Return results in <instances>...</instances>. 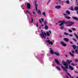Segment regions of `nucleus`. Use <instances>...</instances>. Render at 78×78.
<instances>
[{
	"label": "nucleus",
	"mask_w": 78,
	"mask_h": 78,
	"mask_svg": "<svg viewBox=\"0 0 78 78\" xmlns=\"http://www.w3.org/2000/svg\"><path fill=\"white\" fill-rule=\"evenodd\" d=\"M66 62H66H64V60H62V63L63 64L64 66H65V68L66 69H69V66L68 65V64L69 65L70 63H71V62H72V60H67L66 61Z\"/></svg>",
	"instance_id": "f257e3e1"
},
{
	"label": "nucleus",
	"mask_w": 78,
	"mask_h": 78,
	"mask_svg": "<svg viewBox=\"0 0 78 78\" xmlns=\"http://www.w3.org/2000/svg\"><path fill=\"white\" fill-rule=\"evenodd\" d=\"M50 50H51L50 51V52L52 55H53V54H55L56 55H57V56H60V54H59L58 53L54 52V51H53L52 50V48H50Z\"/></svg>",
	"instance_id": "f03ea898"
},
{
	"label": "nucleus",
	"mask_w": 78,
	"mask_h": 78,
	"mask_svg": "<svg viewBox=\"0 0 78 78\" xmlns=\"http://www.w3.org/2000/svg\"><path fill=\"white\" fill-rule=\"evenodd\" d=\"M41 31L42 33V34H40L41 37H43V38L45 39V35H44V32H43V30H41Z\"/></svg>",
	"instance_id": "7ed1b4c3"
},
{
	"label": "nucleus",
	"mask_w": 78,
	"mask_h": 78,
	"mask_svg": "<svg viewBox=\"0 0 78 78\" xmlns=\"http://www.w3.org/2000/svg\"><path fill=\"white\" fill-rule=\"evenodd\" d=\"M47 43H48L49 44V45L51 44V45L53 44V42L52 41H50V40H48L46 41Z\"/></svg>",
	"instance_id": "20e7f679"
},
{
	"label": "nucleus",
	"mask_w": 78,
	"mask_h": 78,
	"mask_svg": "<svg viewBox=\"0 0 78 78\" xmlns=\"http://www.w3.org/2000/svg\"><path fill=\"white\" fill-rule=\"evenodd\" d=\"M36 2H37V1H35L34 3L35 6V9H36V11H37V6H38V5L36 3Z\"/></svg>",
	"instance_id": "39448f33"
},
{
	"label": "nucleus",
	"mask_w": 78,
	"mask_h": 78,
	"mask_svg": "<svg viewBox=\"0 0 78 78\" xmlns=\"http://www.w3.org/2000/svg\"><path fill=\"white\" fill-rule=\"evenodd\" d=\"M27 9H31V4L29 3H27Z\"/></svg>",
	"instance_id": "423d86ee"
},
{
	"label": "nucleus",
	"mask_w": 78,
	"mask_h": 78,
	"mask_svg": "<svg viewBox=\"0 0 78 78\" xmlns=\"http://www.w3.org/2000/svg\"><path fill=\"white\" fill-rule=\"evenodd\" d=\"M60 44L62 45V46L63 47H66V46H67V44L64 43V42L63 41H61L60 42Z\"/></svg>",
	"instance_id": "0eeeda50"
},
{
	"label": "nucleus",
	"mask_w": 78,
	"mask_h": 78,
	"mask_svg": "<svg viewBox=\"0 0 78 78\" xmlns=\"http://www.w3.org/2000/svg\"><path fill=\"white\" fill-rule=\"evenodd\" d=\"M65 21L64 20H62V21L61 22V23L59 25V26H61V25H62L64 24H65Z\"/></svg>",
	"instance_id": "6e6552de"
},
{
	"label": "nucleus",
	"mask_w": 78,
	"mask_h": 78,
	"mask_svg": "<svg viewBox=\"0 0 78 78\" xmlns=\"http://www.w3.org/2000/svg\"><path fill=\"white\" fill-rule=\"evenodd\" d=\"M63 40L64 41L66 42H69V39L67 38H64L63 39Z\"/></svg>",
	"instance_id": "1a4fd4ad"
},
{
	"label": "nucleus",
	"mask_w": 78,
	"mask_h": 78,
	"mask_svg": "<svg viewBox=\"0 0 78 78\" xmlns=\"http://www.w3.org/2000/svg\"><path fill=\"white\" fill-rule=\"evenodd\" d=\"M73 22H70L69 21H65V24L67 25V24H69V23H72Z\"/></svg>",
	"instance_id": "9d476101"
},
{
	"label": "nucleus",
	"mask_w": 78,
	"mask_h": 78,
	"mask_svg": "<svg viewBox=\"0 0 78 78\" xmlns=\"http://www.w3.org/2000/svg\"><path fill=\"white\" fill-rule=\"evenodd\" d=\"M74 24V23L73 22H72V23H69V24L66 25V26H72V25H73Z\"/></svg>",
	"instance_id": "9b49d317"
},
{
	"label": "nucleus",
	"mask_w": 78,
	"mask_h": 78,
	"mask_svg": "<svg viewBox=\"0 0 78 78\" xmlns=\"http://www.w3.org/2000/svg\"><path fill=\"white\" fill-rule=\"evenodd\" d=\"M71 47L73 48L74 50H75V49L76 48V46L75 45H72Z\"/></svg>",
	"instance_id": "f8f14e48"
},
{
	"label": "nucleus",
	"mask_w": 78,
	"mask_h": 78,
	"mask_svg": "<svg viewBox=\"0 0 78 78\" xmlns=\"http://www.w3.org/2000/svg\"><path fill=\"white\" fill-rule=\"evenodd\" d=\"M61 7V6L60 5H57L55 6V8L56 9H60Z\"/></svg>",
	"instance_id": "ddd939ff"
},
{
	"label": "nucleus",
	"mask_w": 78,
	"mask_h": 78,
	"mask_svg": "<svg viewBox=\"0 0 78 78\" xmlns=\"http://www.w3.org/2000/svg\"><path fill=\"white\" fill-rule=\"evenodd\" d=\"M55 61L57 64H59V62L57 59H55Z\"/></svg>",
	"instance_id": "4468645a"
},
{
	"label": "nucleus",
	"mask_w": 78,
	"mask_h": 78,
	"mask_svg": "<svg viewBox=\"0 0 78 78\" xmlns=\"http://www.w3.org/2000/svg\"><path fill=\"white\" fill-rule=\"evenodd\" d=\"M69 53L71 57H74L75 56L73 54H72V53H71V52H69Z\"/></svg>",
	"instance_id": "2eb2a0df"
},
{
	"label": "nucleus",
	"mask_w": 78,
	"mask_h": 78,
	"mask_svg": "<svg viewBox=\"0 0 78 78\" xmlns=\"http://www.w3.org/2000/svg\"><path fill=\"white\" fill-rule=\"evenodd\" d=\"M72 18L74 19V20H77L78 21V18L77 17H75L74 16H72Z\"/></svg>",
	"instance_id": "dca6fc26"
},
{
	"label": "nucleus",
	"mask_w": 78,
	"mask_h": 78,
	"mask_svg": "<svg viewBox=\"0 0 78 78\" xmlns=\"http://www.w3.org/2000/svg\"><path fill=\"white\" fill-rule=\"evenodd\" d=\"M69 69H71V70H74V69H73V68L72 67V66L70 65L69 66Z\"/></svg>",
	"instance_id": "f3484780"
},
{
	"label": "nucleus",
	"mask_w": 78,
	"mask_h": 78,
	"mask_svg": "<svg viewBox=\"0 0 78 78\" xmlns=\"http://www.w3.org/2000/svg\"><path fill=\"white\" fill-rule=\"evenodd\" d=\"M74 10L75 11H78V7L76 6L74 8Z\"/></svg>",
	"instance_id": "a211bd4d"
},
{
	"label": "nucleus",
	"mask_w": 78,
	"mask_h": 78,
	"mask_svg": "<svg viewBox=\"0 0 78 78\" xmlns=\"http://www.w3.org/2000/svg\"><path fill=\"white\" fill-rule=\"evenodd\" d=\"M38 14H39L40 15L41 14V12L40 10H38L37 11Z\"/></svg>",
	"instance_id": "6ab92c4d"
},
{
	"label": "nucleus",
	"mask_w": 78,
	"mask_h": 78,
	"mask_svg": "<svg viewBox=\"0 0 78 78\" xmlns=\"http://www.w3.org/2000/svg\"><path fill=\"white\" fill-rule=\"evenodd\" d=\"M66 12V14H68L69 15V14H70V11H67Z\"/></svg>",
	"instance_id": "aec40b11"
},
{
	"label": "nucleus",
	"mask_w": 78,
	"mask_h": 78,
	"mask_svg": "<svg viewBox=\"0 0 78 78\" xmlns=\"http://www.w3.org/2000/svg\"><path fill=\"white\" fill-rule=\"evenodd\" d=\"M70 9L72 10V11H74V9H73V6H71L70 7Z\"/></svg>",
	"instance_id": "412c9836"
},
{
	"label": "nucleus",
	"mask_w": 78,
	"mask_h": 78,
	"mask_svg": "<svg viewBox=\"0 0 78 78\" xmlns=\"http://www.w3.org/2000/svg\"><path fill=\"white\" fill-rule=\"evenodd\" d=\"M65 18L67 19H70V16H65Z\"/></svg>",
	"instance_id": "4be33fe9"
},
{
	"label": "nucleus",
	"mask_w": 78,
	"mask_h": 78,
	"mask_svg": "<svg viewBox=\"0 0 78 78\" xmlns=\"http://www.w3.org/2000/svg\"><path fill=\"white\" fill-rule=\"evenodd\" d=\"M66 3H67V4H69L70 2L69 1V0H67L66 1Z\"/></svg>",
	"instance_id": "5701e85b"
},
{
	"label": "nucleus",
	"mask_w": 78,
	"mask_h": 78,
	"mask_svg": "<svg viewBox=\"0 0 78 78\" xmlns=\"http://www.w3.org/2000/svg\"><path fill=\"white\" fill-rule=\"evenodd\" d=\"M46 34L47 36H50V33H49V32H48V31L47 32Z\"/></svg>",
	"instance_id": "b1692460"
},
{
	"label": "nucleus",
	"mask_w": 78,
	"mask_h": 78,
	"mask_svg": "<svg viewBox=\"0 0 78 78\" xmlns=\"http://www.w3.org/2000/svg\"><path fill=\"white\" fill-rule=\"evenodd\" d=\"M64 34H65V35H66V36H68V35H69V33L65 32L64 33Z\"/></svg>",
	"instance_id": "393cba45"
},
{
	"label": "nucleus",
	"mask_w": 78,
	"mask_h": 78,
	"mask_svg": "<svg viewBox=\"0 0 78 78\" xmlns=\"http://www.w3.org/2000/svg\"><path fill=\"white\" fill-rule=\"evenodd\" d=\"M72 31H76V29L75 28H72Z\"/></svg>",
	"instance_id": "a878e982"
},
{
	"label": "nucleus",
	"mask_w": 78,
	"mask_h": 78,
	"mask_svg": "<svg viewBox=\"0 0 78 78\" xmlns=\"http://www.w3.org/2000/svg\"><path fill=\"white\" fill-rule=\"evenodd\" d=\"M45 30H48V27L47 25H46L45 27Z\"/></svg>",
	"instance_id": "bb28decb"
},
{
	"label": "nucleus",
	"mask_w": 78,
	"mask_h": 78,
	"mask_svg": "<svg viewBox=\"0 0 78 78\" xmlns=\"http://www.w3.org/2000/svg\"><path fill=\"white\" fill-rule=\"evenodd\" d=\"M26 12H27V13H29V14H30V15L31 16H32V15H31V13H30V12H29L28 10H27L26 11Z\"/></svg>",
	"instance_id": "cd10ccee"
},
{
	"label": "nucleus",
	"mask_w": 78,
	"mask_h": 78,
	"mask_svg": "<svg viewBox=\"0 0 78 78\" xmlns=\"http://www.w3.org/2000/svg\"><path fill=\"white\" fill-rule=\"evenodd\" d=\"M56 69H58V70H61V69H60V68H59V67L56 66Z\"/></svg>",
	"instance_id": "c85d7f7f"
},
{
	"label": "nucleus",
	"mask_w": 78,
	"mask_h": 78,
	"mask_svg": "<svg viewBox=\"0 0 78 78\" xmlns=\"http://www.w3.org/2000/svg\"><path fill=\"white\" fill-rule=\"evenodd\" d=\"M64 26H61L60 27V28L61 30H63V29H64Z\"/></svg>",
	"instance_id": "c756f323"
},
{
	"label": "nucleus",
	"mask_w": 78,
	"mask_h": 78,
	"mask_svg": "<svg viewBox=\"0 0 78 78\" xmlns=\"http://www.w3.org/2000/svg\"><path fill=\"white\" fill-rule=\"evenodd\" d=\"M47 21L45 20L44 21V25H47Z\"/></svg>",
	"instance_id": "7c9ffc66"
},
{
	"label": "nucleus",
	"mask_w": 78,
	"mask_h": 78,
	"mask_svg": "<svg viewBox=\"0 0 78 78\" xmlns=\"http://www.w3.org/2000/svg\"><path fill=\"white\" fill-rule=\"evenodd\" d=\"M31 22H32V23H33V17H31Z\"/></svg>",
	"instance_id": "2f4dec72"
},
{
	"label": "nucleus",
	"mask_w": 78,
	"mask_h": 78,
	"mask_svg": "<svg viewBox=\"0 0 78 78\" xmlns=\"http://www.w3.org/2000/svg\"><path fill=\"white\" fill-rule=\"evenodd\" d=\"M75 62H78V59H75Z\"/></svg>",
	"instance_id": "473e14b6"
},
{
	"label": "nucleus",
	"mask_w": 78,
	"mask_h": 78,
	"mask_svg": "<svg viewBox=\"0 0 78 78\" xmlns=\"http://www.w3.org/2000/svg\"><path fill=\"white\" fill-rule=\"evenodd\" d=\"M42 15H43V16H45V12H43Z\"/></svg>",
	"instance_id": "72a5a7b5"
},
{
	"label": "nucleus",
	"mask_w": 78,
	"mask_h": 78,
	"mask_svg": "<svg viewBox=\"0 0 78 78\" xmlns=\"http://www.w3.org/2000/svg\"><path fill=\"white\" fill-rule=\"evenodd\" d=\"M74 72L75 73L78 74V71H75Z\"/></svg>",
	"instance_id": "f704fd0d"
},
{
	"label": "nucleus",
	"mask_w": 78,
	"mask_h": 78,
	"mask_svg": "<svg viewBox=\"0 0 78 78\" xmlns=\"http://www.w3.org/2000/svg\"><path fill=\"white\" fill-rule=\"evenodd\" d=\"M75 36H76V37L77 39H78V36L77 35H76V34H75Z\"/></svg>",
	"instance_id": "c9c22d12"
},
{
	"label": "nucleus",
	"mask_w": 78,
	"mask_h": 78,
	"mask_svg": "<svg viewBox=\"0 0 78 78\" xmlns=\"http://www.w3.org/2000/svg\"><path fill=\"white\" fill-rule=\"evenodd\" d=\"M68 31H69V32H70V33H72V30H70V29H69V30H68Z\"/></svg>",
	"instance_id": "e433bc0d"
},
{
	"label": "nucleus",
	"mask_w": 78,
	"mask_h": 78,
	"mask_svg": "<svg viewBox=\"0 0 78 78\" xmlns=\"http://www.w3.org/2000/svg\"><path fill=\"white\" fill-rule=\"evenodd\" d=\"M76 52V53L77 54H78V50L76 49L75 51Z\"/></svg>",
	"instance_id": "4c0bfd02"
},
{
	"label": "nucleus",
	"mask_w": 78,
	"mask_h": 78,
	"mask_svg": "<svg viewBox=\"0 0 78 78\" xmlns=\"http://www.w3.org/2000/svg\"><path fill=\"white\" fill-rule=\"evenodd\" d=\"M39 21L40 23H42V21H41V20L40 19L39 20Z\"/></svg>",
	"instance_id": "58836bf2"
},
{
	"label": "nucleus",
	"mask_w": 78,
	"mask_h": 78,
	"mask_svg": "<svg viewBox=\"0 0 78 78\" xmlns=\"http://www.w3.org/2000/svg\"><path fill=\"white\" fill-rule=\"evenodd\" d=\"M48 31L50 34H51V30H49Z\"/></svg>",
	"instance_id": "ea45409f"
},
{
	"label": "nucleus",
	"mask_w": 78,
	"mask_h": 78,
	"mask_svg": "<svg viewBox=\"0 0 78 78\" xmlns=\"http://www.w3.org/2000/svg\"><path fill=\"white\" fill-rule=\"evenodd\" d=\"M41 20L42 22H44V19L41 18Z\"/></svg>",
	"instance_id": "a19ab883"
},
{
	"label": "nucleus",
	"mask_w": 78,
	"mask_h": 78,
	"mask_svg": "<svg viewBox=\"0 0 78 78\" xmlns=\"http://www.w3.org/2000/svg\"><path fill=\"white\" fill-rule=\"evenodd\" d=\"M72 53H73V54H74V53H75V52H74V51H73V50H72Z\"/></svg>",
	"instance_id": "79ce46f5"
},
{
	"label": "nucleus",
	"mask_w": 78,
	"mask_h": 78,
	"mask_svg": "<svg viewBox=\"0 0 78 78\" xmlns=\"http://www.w3.org/2000/svg\"><path fill=\"white\" fill-rule=\"evenodd\" d=\"M73 40L74 41H75V42H77L76 40L75 39H73Z\"/></svg>",
	"instance_id": "37998d69"
},
{
	"label": "nucleus",
	"mask_w": 78,
	"mask_h": 78,
	"mask_svg": "<svg viewBox=\"0 0 78 78\" xmlns=\"http://www.w3.org/2000/svg\"><path fill=\"white\" fill-rule=\"evenodd\" d=\"M71 65H72L73 66H75V64L72 63H71Z\"/></svg>",
	"instance_id": "c03bdc74"
},
{
	"label": "nucleus",
	"mask_w": 78,
	"mask_h": 78,
	"mask_svg": "<svg viewBox=\"0 0 78 78\" xmlns=\"http://www.w3.org/2000/svg\"><path fill=\"white\" fill-rule=\"evenodd\" d=\"M63 15H64V16H68V15L66 14H63Z\"/></svg>",
	"instance_id": "a18cd8bd"
},
{
	"label": "nucleus",
	"mask_w": 78,
	"mask_h": 78,
	"mask_svg": "<svg viewBox=\"0 0 78 78\" xmlns=\"http://www.w3.org/2000/svg\"><path fill=\"white\" fill-rule=\"evenodd\" d=\"M69 36H71V37L73 36V35L72 34H69Z\"/></svg>",
	"instance_id": "49530a36"
},
{
	"label": "nucleus",
	"mask_w": 78,
	"mask_h": 78,
	"mask_svg": "<svg viewBox=\"0 0 78 78\" xmlns=\"http://www.w3.org/2000/svg\"><path fill=\"white\" fill-rule=\"evenodd\" d=\"M44 25H43V24H42V25H41L40 26V27H44Z\"/></svg>",
	"instance_id": "de8ad7c7"
},
{
	"label": "nucleus",
	"mask_w": 78,
	"mask_h": 78,
	"mask_svg": "<svg viewBox=\"0 0 78 78\" xmlns=\"http://www.w3.org/2000/svg\"><path fill=\"white\" fill-rule=\"evenodd\" d=\"M36 25H37V27H38V24L37 23Z\"/></svg>",
	"instance_id": "09e8293b"
},
{
	"label": "nucleus",
	"mask_w": 78,
	"mask_h": 78,
	"mask_svg": "<svg viewBox=\"0 0 78 78\" xmlns=\"http://www.w3.org/2000/svg\"><path fill=\"white\" fill-rule=\"evenodd\" d=\"M70 44H73V43L72 41H71L70 42Z\"/></svg>",
	"instance_id": "8fccbe9b"
},
{
	"label": "nucleus",
	"mask_w": 78,
	"mask_h": 78,
	"mask_svg": "<svg viewBox=\"0 0 78 78\" xmlns=\"http://www.w3.org/2000/svg\"><path fill=\"white\" fill-rule=\"evenodd\" d=\"M61 22H62V21H59L58 22V23H61Z\"/></svg>",
	"instance_id": "3c124183"
},
{
	"label": "nucleus",
	"mask_w": 78,
	"mask_h": 78,
	"mask_svg": "<svg viewBox=\"0 0 78 78\" xmlns=\"http://www.w3.org/2000/svg\"><path fill=\"white\" fill-rule=\"evenodd\" d=\"M44 35H46V33L44 32Z\"/></svg>",
	"instance_id": "603ef678"
},
{
	"label": "nucleus",
	"mask_w": 78,
	"mask_h": 78,
	"mask_svg": "<svg viewBox=\"0 0 78 78\" xmlns=\"http://www.w3.org/2000/svg\"><path fill=\"white\" fill-rule=\"evenodd\" d=\"M49 2H49V1H48V2L47 3V5H48V3H49Z\"/></svg>",
	"instance_id": "864d4df0"
},
{
	"label": "nucleus",
	"mask_w": 78,
	"mask_h": 78,
	"mask_svg": "<svg viewBox=\"0 0 78 78\" xmlns=\"http://www.w3.org/2000/svg\"><path fill=\"white\" fill-rule=\"evenodd\" d=\"M47 39L48 40V39H49V38L48 37L47 38Z\"/></svg>",
	"instance_id": "5fc2aeb1"
},
{
	"label": "nucleus",
	"mask_w": 78,
	"mask_h": 78,
	"mask_svg": "<svg viewBox=\"0 0 78 78\" xmlns=\"http://www.w3.org/2000/svg\"><path fill=\"white\" fill-rule=\"evenodd\" d=\"M33 14H35V13L34 12H33Z\"/></svg>",
	"instance_id": "6e6d98bb"
},
{
	"label": "nucleus",
	"mask_w": 78,
	"mask_h": 78,
	"mask_svg": "<svg viewBox=\"0 0 78 78\" xmlns=\"http://www.w3.org/2000/svg\"><path fill=\"white\" fill-rule=\"evenodd\" d=\"M65 56H66V57H67V55H65Z\"/></svg>",
	"instance_id": "4d7b16f0"
},
{
	"label": "nucleus",
	"mask_w": 78,
	"mask_h": 78,
	"mask_svg": "<svg viewBox=\"0 0 78 78\" xmlns=\"http://www.w3.org/2000/svg\"><path fill=\"white\" fill-rule=\"evenodd\" d=\"M59 37H62V36H59Z\"/></svg>",
	"instance_id": "13d9d810"
},
{
	"label": "nucleus",
	"mask_w": 78,
	"mask_h": 78,
	"mask_svg": "<svg viewBox=\"0 0 78 78\" xmlns=\"http://www.w3.org/2000/svg\"><path fill=\"white\" fill-rule=\"evenodd\" d=\"M39 29H40V30L41 29V27H40L39 28Z\"/></svg>",
	"instance_id": "bf43d9fd"
},
{
	"label": "nucleus",
	"mask_w": 78,
	"mask_h": 78,
	"mask_svg": "<svg viewBox=\"0 0 78 78\" xmlns=\"http://www.w3.org/2000/svg\"><path fill=\"white\" fill-rule=\"evenodd\" d=\"M45 35V37H46V36H47V35Z\"/></svg>",
	"instance_id": "052dcab7"
},
{
	"label": "nucleus",
	"mask_w": 78,
	"mask_h": 78,
	"mask_svg": "<svg viewBox=\"0 0 78 78\" xmlns=\"http://www.w3.org/2000/svg\"><path fill=\"white\" fill-rule=\"evenodd\" d=\"M50 0H49L48 1V2H50Z\"/></svg>",
	"instance_id": "680f3d73"
},
{
	"label": "nucleus",
	"mask_w": 78,
	"mask_h": 78,
	"mask_svg": "<svg viewBox=\"0 0 78 78\" xmlns=\"http://www.w3.org/2000/svg\"><path fill=\"white\" fill-rule=\"evenodd\" d=\"M76 68H78V66H76Z\"/></svg>",
	"instance_id": "e2e57ef3"
},
{
	"label": "nucleus",
	"mask_w": 78,
	"mask_h": 78,
	"mask_svg": "<svg viewBox=\"0 0 78 78\" xmlns=\"http://www.w3.org/2000/svg\"><path fill=\"white\" fill-rule=\"evenodd\" d=\"M76 78H78V76H77V77H76Z\"/></svg>",
	"instance_id": "0e129e2a"
},
{
	"label": "nucleus",
	"mask_w": 78,
	"mask_h": 78,
	"mask_svg": "<svg viewBox=\"0 0 78 78\" xmlns=\"http://www.w3.org/2000/svg\"><path fill=\"white\" fill-rule=\"evenodd\" d=\"M78 1V0H76V2H77Z\"/></svg>",
	"instance_id": "69168bd1"
},
{
	"label": "nucleus",
	"mask_w": 78,
	"mask_h": 78,
	"mask_svg": "<svg viewBox=\"0 0 78 78\" xmlns=\"http://www.w3.org/2000/svg\"><path fill=\"white\" fill-rule=\"evenodd\" d=\"M59 1H61V0H58Z\"/></svg>",
	"instance_id": "338daca9"
},
{
	"label": "nucleus",
	"mask_w": 78,
	"mask_h": 78,
	"mask_svg": "<svg viewBox=\"0 0 78 78\" xmlns=\"http://www.w3.org/2000/svg\"><path fill=\"white\" fill-rule=\"evenodd\" d=\"M77 34H78V33H77Z\"/></svg>",
	"instance_id": "774afa93"
}]
</instances>
